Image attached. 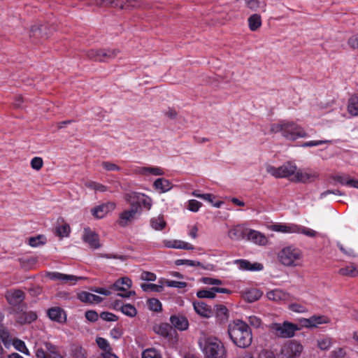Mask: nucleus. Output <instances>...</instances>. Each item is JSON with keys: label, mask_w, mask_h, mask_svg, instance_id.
I'll use <instances>...</instances> for the list:
<instances>
[{"label": "nucleus", "mask_w": 358, "mask_h": 358, "mask_svg": "<svg viewBox=\"0 0 358 358\" xmlns=\"http://www.w3.org/2000/svg\"><path fill=\"white\" fill-rule=\"evenodd\" d=\"M227 332L232 343L238 348H248L252 341V331L248 324L241 320L229 322Z\"/></svg>", "instance_id": "1"}, {"label": "nucleus", "mask_w": 358, "mask_h": 358, "mask_svg": "<svg viewBox=\"0 0 358 358\" xmlns=\"http://www.w3.org/2000/svg\"><path fill=\"white\" fill-rule=\"evenodd\" d=\"M270 131L272 133L280 132L285 139L292 141L308 137L304 129L293 121L282 120L274 123L271 125Z\"/></svg>", "instance_id": "2"}, {"label": "nucleus", "mask_w": 358, "mask_h": 358, "mask_svg": "<svg viewBox=\"0 0 358 358\" xmlns=\"http://www.w3.org/2000/svg\"><path fill=\"white\" fill-rule=\"evenodd\" d=\"M280 262L286 266H300L303 259L301 250L294 246L283 248L278 254Z\"/></svg>", "instance_id": "3"}, {"label": "nucleus", "mask_w": 358, "mask_h": 358, "mask_svg": "<svg viewBox=\"0 0 358 358\" xmlns=\"http://www.w3.org/2000/svg\"><path fill=\"white\" fill-rule=\"evenodd\" d=\"M268 229L285 234H301L308 237H315L318 233L308 227H306L296 224H281L277 223L268 227Z\"/></svg>", "instance_id": "4"}, {"label": "nucleus", "mask_w": 358, "mask_h": 358, "mask_svg": "<svg viewBox=\"0 0 358 358\" xmlns=\"http://www.w3.org/2000/svg\"><path fill=\"white\" fill-rule=\"evenodd\" d=\"M203 352L206 358H226V350L221 341L215 337L204 341Z\"/></svg>", "instance_id": "5"}, {"label": "nucleus", "mask_w": 358, "mask_h": 358, "mask_svg": "<svg viewBox=\"0 0 358 358\" xmlns=\"http://www.w3.org/2000/svg\"><path fill=\"white\" fill-rule=\"evenodd\" d=\"M268 328L275 336L283 338L293 337L295 332L299 329L296 324L287 321L282 323H271L268 326Z\"/></svg>", "instance_id": "6"}, {"label": "nucleus", "mask_w": 358, "mask_h": 358, "mask_svg": "<svg viewBox=\"0 0 358 358\" xmlns=\"http://www.w3.org/2000/svg\"><path fill=\"white\" fill-rule=\"evenodd\" d=\"M297 166L292 162H286L279 167H275L271 165L266 166V172L275 178H289L294 177Z\"/></svg>", "instance_id": "7"}, {"label": "nucleus", "mask_w": 358, "mask_h": 358, "mask_svg": "<svg viewBox=\"0 0 358 358\" xmlns=\"http://www.w3.org/2000/svg\"><path fill=\"white\" fill-rule=\"evenodd\" d=\"M119 52L117 49H92L87 51L86 55L89 59L94 61L108 62L115 58Z\"/></svg>", "instance_id": "8"}, {"label": "nucleus", "mask_w": 358, "mask_h": 358, "mask_svg": "<svg viewBox=\"0 0 358 358\" xmlns=\"http://www.w3.org/2000/svg\"><path fill=\"white\" fill-rule=\"evenodd\" d=\"M303 350V345L298 341L292 340L282 347L281 358H299Z\"/></svg>", "instance_id": "9"}, {"label": "nucleus", "mask_w": 358, "mask_h": 358, "mask_svg": "<svg viewBox=\"0 0 358 358\" xmlns=\"http://www.w3.org/2000/svg\"><path fill=\"white\" fill-rule=\"evenodd\" d=\"M35 355L36 358H64L57 346L49 342H45L43 346L37 348Z\"/></svg>", "instance_id": "10"}, {"label": "nucleus", "mask_w": 358, "mask_h": 358, "mask_svg": "<svg viewBox=\"0 0 358 358\" xmlns=\"http://www.w3.org/2000/svg\"><path fill=\"white\" fill-rule=\"evenodd\" d=\"M318 178V173L311 169H298L292 180L297 182L308 183L314 182Z\"/></svg>", "instance_id": "11"}, {"label": "nucleus", "mask_w": 358, "mask_h": 358, "mask_svg": "<svg viewBox=\"0 0 358 358\" xmlns=\"http://www.w3.org/2000/svg\"><path fill=\"white\" fill-rule=\"evenodd\" d=\"M141 213L139 208L133 206L124 210L119 215L118 224L122 227H125L134 220Z\"/></svg>", "instance_id": "12"}, {"label": "nucleus", "mask_w": 358, "mask_h": 358, "mask_svg": "<svg viewBox=\"0 0 358 358\" xmlns=\"http://www.w3.org/2000/svg\"><path fill=\"white\" fill-rule=\"evenodd\" d=\"M329 319L324 315H313L309 318H303L301 324L306 328H317L320 324H328Z\"/></svg>", "instance_id": "13"}, {"label": "nucleus", "mask_w": 358, "mask_h": 358, "mask_svg": "<svg viewBox=\"0 0 358 358\" xmlns=\"http://www.w3.org/2000/svg\"><path fill=\"white\" fill-rule=\"evenodd\" d=\"M116 204L114 202H106L92 209V214L98 219L104 217L108 213L115 210Z\"/></svg>", "instance_id": "14"}, {"label": "nucleus", "mask_w": 358, "mask_h": 358, "mask_svg": "<svg viewBox=\"0 0 358 358\" xmlns=\"http://www.w3.org/2000/svg\"><path fill=\"white\" fill-rule=\"evenodd\" d=\"M266 296L269 300L277 302H287L293 300V296L280 289H275L266 293Z\"/></svg>", "instance_id": "15"}, {"label": "nucleus", "mask_w": 358, "mask_h": 358, "mask_svg": "<svg viewBox=\"0 0 358 358\" xmlns=\"http://www.w3.org/2000/svg\"><path fill=\"white\" fill-rule=\"evenodd\" d=\"M247 240L260 246H266L269 243L268 238L265 234L252 229H249Z\"/></svg>", "instance_id": "16"}, {"label": "nucleus", "mask_w": 358, "mask_h": 358, "mask_svg": "<svg viewBox=\"0 0 358 358\" xmlns=\"http://www.w3.org/2000/svg\"><path fill=\"white\" fill-rule=\"evenodd\" d=\"M48 275L51 280H60L64 283L71 285H75L78 280L83 279V277H78L73 275L64 274L59 272L48 273Z\"/></svg>", "instance_id": "17"}, {"label": "nucleus", "mask_w": 358, "mask_h": 358, "mask_svg": "<svg viewBox=\"0 0 358 358\" xmlns=\"http://www.w3.org/2000/svg\"><path fill=\"white\" fill-rule=\"evenodd\" d=\"M83 239L91 248L97 249L100 248L99 236L89 228L84 229Z\"/></svg>", "instance_id": "18"}, {"label": "nucleus", "mask_w": 358, "mask_h": 358, "mask_svg": "<svg viewBox=\"0 0 358 358\" xmlns=\"http://www.w3.org/2000/svg\"><path fill=\"white\" fill-rule=\"evenodd\" d=\"M248 228H246L242 224H238L231 228L228 232V236L232 240H241L246 238L249 231Z\"/></svg>", "instance_id": "19"}, {"label": "nucleus", "mask_w": 358, "mask_h": 358, "mask_svg": "<svg viewBox=\"0 0 358 358\" xmlns=\"http://www.w3.org/2000/svg\"><path fill=\"white\" fill-rule=\"evenodd\" d=\"M134 173L142 176H163L164 170L158 166H138L134 169Z\"/></svg>", "instance_id": "20"}, {"label": "nucleus", "mask_w": 358, "mask_h": 358, "mask_svg": "<svg viewBox=\"0 0 358 358\" xmlns=\"http://www.w3.org/2000/svg\"><path fill=\"white\" fill-rule=\"evenodd\" d=\"M6 298L9 304L17 306L24 299V293L21 290H9L6 293Z\"/></svg>", "instance_id": "21"}, {"label": "nucleus", "mask_w": 358, "mask_h": 358, "mask_svg": "<svg viewBox=\"0 0 358 358\" xmlns=\"http://www.w3.org/2000/svg\"><path fill=\"white\" fill-rule=\"evenodd\" d=\"M154 331L159 335L166 338H171L176 334L172 327L167 323H162L154 327Z\"/></svg>", "instance_id": "22"}, {"label": "nucleus", "mask_w": 358, "mask_h": 358, "mask_svg": "<svg viewBox=\"0 0 358 358\" xmlns=\"http://www.w3.org/2000/svg\"><path fill=\"white\" fill-rule=\"evenodd\" d=\"M234 264L243 271H262L264 268L263 265L260 263L256 262L252 264L249 261L245 259L235 260Z\"/></svg>", "instance_id": "23"}, {"label": "nucleus", "mask_w": 358, "mask_h": 358, "mask_svg": "<svg viewBox=\"0 0 358 358\" xmlns=\"http://www.w3.org/2000/svg\"><path fill=\"white\" fill-rule=\"evenodd\" d=\"M48 315L51 320L59 323H64L66 320L64 311L59 307L50 308L48 311Z\"/></svg>", "instance_id": "24"}, {"label": "nucleus", "mask_w": 358, "mask_h": 358, "mask_svg": "<svg viewBox=\"0 0 358 358\" xmlns=\"http://www.w3.org/2000/svg\"><path fill=\"white\" fill-rule=\"evenodd\" d=\"M173 327L180 331L186 330L189 327L187 319L182 315H173L170 317Z\"/></svg>", "instance_id": "25"}, {"label": "nucleus", "mask_w": 358, "mask_h": 358, "mask_svg": "<svg viewBox=\"0 0 358 358\" xmlns=\"http://www.w3.org/2000/svg\"><path fill=\"white\" fill-rule=\"evenodd\" d=\"M193 307L195 312L201 317L209 318L213 315L212 310L203 302H194Z\"/></svg>", "instance_id": "26"}, {"label": "nucleus", "mask_w": 358, "mask_h": 358, "mask_svg": "<svg viewBox=\"0 0 358 358\" xmlns=\"http://www.w3.org/2000/svg\"><path fill=\"white\" fill-rule=\"evenodd\" d=\"M333 179L343 185L358 189V180L352 178L348 175H336L333 177Z\"/></svg>", "instance_id": "27"}, {"label": "nucleus", "mask_w": 358, "mask_h": 358, "mask_svg": "<svg viewBox=\"0 0 358 358\" xmlns=\"http://www.w3.org/2000/svg\"><path fill=\"white\" fill-rule=\"evenodd\" d=\"M78 298L82 302L89 303H99L102 301V298L87 292H81L78 294Z\"/></svg>", "instance_id": "28"}, {"label": "nucleus", "mask_w": 358, "mask_h": 358, "mask_svg": "<svg viewBox=\"0 0 358 358\" xmlns=\"http://www.w3.org/2000/svg\"><path fill=\"white\" fill-rule=\"evenodd\" d=\"M155 189L160 191L162 193L166 192L172 189L171 182L164 178H157L153 183Z\"/></svg>", "instance_id": "29"}, {"label": "nucleus", "mask_w": 358, "mask_h": 358, "mask_svg": "<svg viewBox=\"0 0 358 358\" xmlns=\"http://www.w3.org/2000/svg\"><path fill=\"white\" fill-rule=\"evenodd\" d=\"M37 315L35 312L28 311L19 313L17 317V322L21 324H29L36 320Z\"/></svg>", "instance_id": "30"}, {"label": "nucleus", "mask_w": 358, "mask_h": 358, "mask_svg": "<svg viewBox=\"0 0 358 358\" xmlns=\"http://www.w3.org/2000/svg\"><path fill=\"white\" fill-rule=\"evenodd\" d=\"M348 112L353 117L358 116V94H353L349 98Z\"/></svg>", "instance_id": "31"}, {"label": "nucleus", "mask_w": 358, "mask_h": 358, "mask_svg": "<svg viewBox=\"0 0 358 358\" xmlns=\"http://www.w3.org/2000/svg\"><path fill=\"white\" fill-rule=\"evenodd\" d=\"M131 280L127 277H123L118 279L113 285V287L119 291H126L131 286Z\"/></svg>", "instance_id": "32"}, {"label": "nucleus", "mask_w": 358, "mask_h": 358, "mask_svg": "<svg viewBox=\"0 0 358 358\" xmlns=\"http://www.w3.org/2000/svg\"><path fill=\"white\" fill-rule=\"evenodd\" d=\"M262 295V292L257 289L247 290L243 294V298L248 302H254L258 300Z\"/></svg>", "instance_id": "33"}, {"label": "nucleus", "mask_w": 358, "mask_h": 358, "mask_svg": "<svg viewBox=\"0 0 358 358\" xmlns=\"http://www.w3.org/2000/svg\"><path fill=\"white\" fill-rule=\"evenodd\" d=\"M137 204L139 205V212L140 213H141V206L143 207L144 208H145L146 210H150V208L152 207V200L150 196H148L143 193H140V195L138 199Z\"/></svg>", "instance_id": "34"}, {"label": "nucleus", "mask_w": 358, "mask_h": 358, "mask_svg": "<svg viewBox=\"0 0 358 358\" xmlns=\"http://www.w3.org/2000/svg\"><path fill=\"white\" fill-rule=\"evenodd\" d=\"M150 225L155 230H162L166 225L164 216L162 215L154 217L150 220Z\"/></svg>", "instance_id": "35"}, {"label": "nucleus", "mask_w": 358, "mask_h": 358, "mask_svg": "<svg viewBox=\"0 0 358 358\" xmlns=\"http://www.w3.org/2000/svg\"><path fill=\"white\" fill-rule=\"evenodd\" d=\"M338 272L341 275L345 276L356 277L358 275V270L352 264L341 268Z\"/></svg>", "instance_id": "36"}, {"label": "nucleus", "mask_w": 358, "mask_h": 358, "mask_svg": "<svg viewBox=\"0 0 358 358\" xmlns=\"http://www.w3.org/2000/svg\"><path fill=\"white\" fill-rule=\"evenodd\" d=\"M159 285L155 284H148V283H143L141 287L142 289L145 292H162L163 290V280L161 279L159 281Z\"/></svg>", "instance_id": "37"}, {"label": "nucleus", "mask_w": 358, "mask_h": 358, "mask_svg": "<svg viewBox=\"0 0 358 358\" xmlns=\"http://www.w3.org/2000/svg\"><path fill=\"white\" fill-rule=\"evenodd\" d=\"M333 339L330 337L324 336L322 338H319L317 341V346L321 350H329L333 345Z\"/></svg>", "instance_id": "38"}, {"label": "nucleus", "mask_w": 358, "mask_h": 358, "mask_svg": "<svg viewBox=\"0 0 358 358\" xmlns=\"http://www.w3.org/2000/svg\"><path fill=\"white\" fill-rule=\"evenodd\" d=\"M139 195L140 193L138 192H129L125 194L124 199L130 204L131 207L135 206L139 208V205L137 204Z\"/></svg>", "instance_id": "39"}, {"label": "nucleus", "mask_w": 358, "mask_h": 358, "mask_svg": "<svg viewBox=\"0 0 358 358\" xmlns=\"http://www.w3.org/2000/svg\"><path fill=\"white\" fill-rule=\"evenodd\" d=\"M249 27L252 31H256L262 24L261 17L257 14L251 15L248 19Z\"/></svg>", "instance_id": "40"}, {"label": "nucleus", "mask_w": 358, "mask_h": 358, "mask_svg": "<svg viewBox=\"0 0 358 358\" xmlns=\"http://www.w3.org/2000/svg\"><path fill=\"white\" fill-rule=\"evenodd\" d=\"M71 353L74 358H87V350L80 345H74L71 349Z\"/></svg>", "instance_id": "41"}, {"label": "nucleus", "mask_w": 358, "mask_h": 358, "mask_svg": "<svg viewBox=\"0 0 358 358\" xmlns=\"http://www.w3.org/2000/svg\"><path fill=\"white\" fill-rule=\"evenodd\" d=\"M216 316L220 321H224L228 318V310L223 305H217L215 306Z\"/></svg>", "instance_id": "42"}, {"label": "nucleus", "mask_w": 358, "mask_h": 358, "mask_svg": "<svg viewBox=\"0 0 358 358\" xmlns=\"http://www.w3.org/2000/svg\"><path fill=\"white\" fill-rule=\"evenodd\" d=\"M98 347L102 350L101 352H106L112 350L109 342L103 338L98 337L96 339Z\"/></svg>", "instance_id": "43"}, {"label": "nucleus", "mask_w": 358, "mask_h": 358, "mask_svg": "<svg viewBox=\"0 0 358 358\" xmlns=\"http://www.w3.org/2000/svg\"><path fill=\"white\" fill-rule=\"evenodd\" d=\"M216 294L215 291V287H212L209 289H203L199 290L196 293L197 297L200 299L207 298V299H213L215 298Z\"/></svg>", "instance_id": "44"}, {"label": "nucleus", "mask_w": 358, "mask_h": 358, "mask_svg": "<svg viewBox=\"0 0 358 358\" xmlns=\"http://www.w3.org/2000/svg\"><path fill=\"white\" fill-rule=\"evenodd\" d=\"M122 313L127 316L133 317L137 314L136 308L131 304H124L120 308Z\"/></svg>", "instance_id": "45"}, {"label": "nucleus", "mask_w": 358, "mask_h": 358, "mask_svg": "<svg viewBox=\"0 0 358 358\" xmlns=\"http://www.w3.org/2000/svg\"><path fill=\"white\" fill-rule=\"evenodd\" d=\"M13 347L18 351L29 355V350H27L24 341L20 339H14L13 341Z\"/></svg>", "instance_id": "46"}, {"label": "nucleus", "mask_w": 358, "mask_h": 358, "mask_svg": "<svg viewBox=\"0 0 358 358\" xmlns=\"http://www.w3.org/2000/svg\"><path fill=\"white\" fill-rule=\"evenodd\" d=\"M164 286L166 285L170 287H176V288H185L187 286V282H180L175 280H169L166 279H162Z\"/></svg>", "instance_id": "47"}, {"label": "nucleus", "mask_w": 358, "mask_h": 358, "mask_svg": "<svg viewBox=\"0 0 358 358\" xmlns=\"http://www.w3.org/2000/svg\"><path fill=\"white\" fill-rule=\"evenodd\" d=\"M142 358H162V357L158 351L153 348H149L143 352Z\"/></svg>", "instance_id": "48"}, {"label": "nucleus", "mask_w": 358, "mask_h": 358, "mask_svg": "<svg viewBox=\"0 0 358 358\" xmlns=\"http://www.w3.org/2000/svg\"><path fill=\"white\" fill-rule=\"evenodd\" d=\"M148 305L151 310L159 312L162 310V303L157 299H150L148 301Z\"/></svg>", "instance_id": "49"}, {"label": "nucleus", "mask_w": 358, "mask_h": 358, "mask_svg": "<svg viewBox=\"0 0 358 358\" xmlns=\"http://www.w3.org/2000/svg\"><path fill=\"white\" fill-rule=\"evenodd\" d=\"M202 203L195 199H190L187 202V208L192 212H197L201 207Z\"/></svg>", "instance_id": "50"}, {"label": "nucleus", "mask_w": 358, "mask_h": 358, "mask_svg": "<svg viewBox=\"0 0 358 358\" xmlns=\"http://www.w3.org/2000/svg\"><path fill=\"white\" fill-rule=\"evenodd\" d=\"M101 165L103 169L108 171H119L121 169L119 166L110 162H102Z\"/></svg>", "instance_id": "51"}, {"label": "nucleus", "mask_w": 358, "mask_h": 358, "mask_svg": "<svg viewBox=\"0 0 358 358\" xmlns=\"http://www.w3.org/2000/svg\"><path fill=\"white\" fill-rule=\"evenodd\" d=\"M331 143V141H330V140L310 141L303 143L301 145V147L306 148V147L318 146L320 145H323L325 143Z\"/></svg>", "instance_id": "52"}, {"label": "nucleus", "mask_w": 358, "mask_h": 358, "mask_svg": "<svg viewBox=\"0 0 358 358\" xmlns=\"http://www.w3.org/2000/svg\"><path fill=\"white\" fill-rule=\"evenodd\" d=\"M100 317L104 320L108 322H115L118 320V317L117 315L112 313L109 312H103L100 314Z\"/></svg>", "instance_id": "53"}, {"label": "nucleus", "mask_w": 358, "mask_h": 358, "mask_svg": "<svg viewBox=\"0 0 358 358\" xmlns=\"http://www.w3.org/2000/svg\"><path fill=\"white\" fill-rule=\"evenodd\" d=\"M57 233L59 236H67L70 233V227L64 224L62 226L57 227Z\"/></svg>", "instance_id": "54"}, {"label": "nucleus", "mask_w": 358, "mask_h": 358, "mask_svg": "<svg viewBox=\"0 0 358 358\" xmlns=\"http://www.w3.org/2000/svg\"><path fill=\"white\" fill-rule=\"evenodd\" d=\"M346 352L343 348H338L333 350L330 354L331 358H345Z\"/></svg>", "instance_id": "55"}, {"label": "nucleus", "mask_w": 358, "mask_h": 358, "mask_svg": "<svg viewBox=\"0 0 358 358\" xmlns=\"http://www.w3.org/2000/svg\"><path fill=\"white\" fill-rule=\"evenodd\" d=\"M87 186L94 189L95 191L101 192H103L107 190V187L105 185L95 182H90L87 184Z\"/></svg>", "instance_id": "56"}, {"label": "nucleus", "mask_w": 358, "mask_h": 358, "mask_svg": "<svg viewBox=\"0 0 358 358\" xmlns=\"http://www.w3.org/2000/svg\"><path fill=\"white\" fill-rule=\"evenodd\" d=\"M43 164V162L42 158L38 157H34L31 161V168L37 171L40 170L42 168Z\"/></svg>", "instance_id": "57"}, {"label": "nucleus", "mask_w": 358, "mask_h": 358, "mask_svg": "<svg viewBox=\"0 0 358 358\" xmlns=\"http://www.w3.org/2000/svg\"><path fill=\"white\" fill-rule=\"evenodd\" d=\"M248 319L250 324L255 328H259L262 324L261 319L255 315H250Z\"/></svg>", "instance_id": "58"}, {"label": "nucleus", "mask_w": 358, "mask_h": 358, "mask_svg": "<svg viewBox=\"0 0 358 358\" xmlns=\"http://www.w3.org/2000/svg\"><path fill=\"white\" fill-rule=\"evenodd\" d=\"M176 249L192 250H194V246L189 243L182 241H177Z\"/></svg>", "instance_id": "59"}, {"label": "nucleus", "mask_w": 358, "mask_h": 358, "mask_svg": "<svg viewBox=\"0 0 358 358\" xmlns=\"http://www.w3.org/2000/svg\"><path fill=\"white\" fill-rule=\"evenodd\" d=\"M110 336L114 339H119L122 335V329L120 327H115L110 331Z\"/></svg>", "instance_id": "60"}, {"label": "nucleus", "mask_w": 358, "mask_h": 358, "mask_svg": "<svg viewBox=\"0 0 358 358\" xmlns=\"http://www.w3.org/2000/svg\"><path fill=\"white\" fill-rule=\"evenodd\" d=\"M141 279L147 281H155L156 280V275L151 272L143 271L141 275Z\"/></svg>", "instance_id": "61"}, {"label": "nucleus", "mask_w": 358, "mask_h": 358, "mask_svg": "<svg viewBox=\"0 0 358 358\" xmlns=\"http://www.w3.org/2000/svg\"><path fill=\"white\" fill-rule=\"evenodd\" d=\"M248 8L252 10H257L261 7V3L258 0H245Z\"/></svg>", "instance_id": "62"}, {"label": "nucleus", "mask_w": 358, "mask_h": 358, "mask_svg": "<svg viewBox=\"0 0 358 358\" xmlns=\"http://www.w3.org/2000/svg\"><path fill=\"white\" fill-rule=\"evenodd\" d=\"M85 317L90 322H96L99 318V315L96 311L89 310L85 313Z\"/></svg>", "instance_id": "63"}, {"label": "nucleus", "mask_w": 358, "mask_h": 358, "mask_svg": "<svg viewBox=\"0 0 358 358\" xmlns=\"http://www.w3.org/2000/svg\"><path fill=\"white\" fill-rule=\"evenodd\" d=\"M348 45L353 49H358V34L349 38Z\"/></svg>", "instance_id": "64"}]
</instances>
